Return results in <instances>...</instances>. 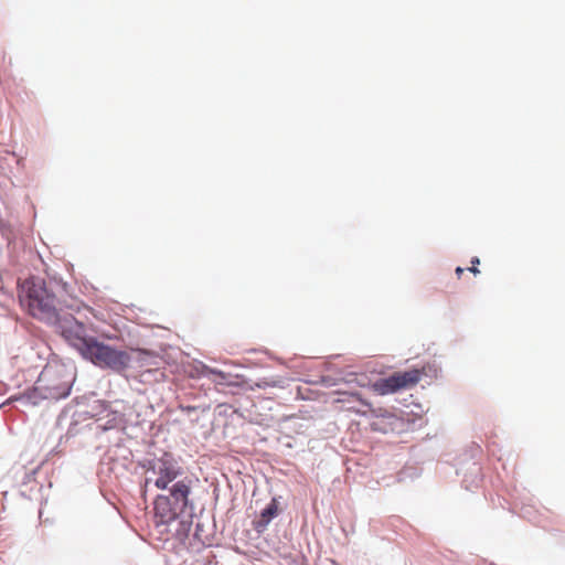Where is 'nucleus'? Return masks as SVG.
<instances>
[{
  "label": "nucleus",
  "mask_w": 565,
  "mask_h": 565,
  "mask_svg": "<svg viewBox=\"0 0 565 565\" xmlns=\"http://www.w3.org/2000/svg\"><path fill=\"white\" fill-rule=\"evenodd\" d=\"M479 263H480L479 258H478V257H473V258L471 259V265H472V266H471V267H469V268H468V270H469V271H471L473 275L479 274L480 271H479V269L477 268V265H479Z\"/></svg>",
  "instance_id": "9b49d317"
},
{
  "label": "nucleus",
  "mask_w": 565,
  "mask_h": 565,
  "mask_svg": "<svg viewBox=\"0 0 565 565\" xmlns=\"http://www.w3.org/2000/svg\"><path fill=\"white\" fill-rule=\"evenodd\" d=\"M54 331L61 334L66 342L74 347L81 354L87 350L95 339L86 323L79 321L71 312H63L52 326Z\"/></svg>",
  "instance_id": "20e7f679"
},
{
  "label": "nucleus",
  "mask_w": 565,
  "mask_h": 565,
  "mask_svg": "<svg viewBox=\"0 0 565 565\" xmlns=\"http://www.w3.org/2000/svg\"><path fill=\"white\" fill-rule=\"evenodd\" d=\"M132 352L135 354L132 359L136 360L139 366L143 367L146 372L159 371L164 364L162 356L153 352L143 350H134Z\"/></svg>",
  "instance_id": "6e6552de"
},
{
  "label": "nucleus",
  "mask_w": 565,
  "mask_h": 565,
  "mask_svg": "<svg viewBox=\"0 0 565 565\" xmlns=\"http://www.w3.org/2000/svg\"><path fill=\"white\" fill-rule=\"evenodd\" d=\"M148 471L156 476L154 486L160 490L169 489V484L179 481L184 473L183 468L171 452H163L161 457L149 461Z\"/></svg>",
  "instance_id": "423d86ee"
},
{
  "label": "nucleus",
  "mask_w": 565,
  "mask_h": 565,
  "mask_svg": "<svg viewBox=\"0 0 565 565\" xmlns=\"http://www.w3.org/2000/svg\"><path fill=\"white\" fill-rule=\"evenodd\" d=\"M462 273H463V268H461V267H457L456 268V275H457L458 278L461 277Z\"/></svg>",
  "instance_id": "4468645a"
},
{
  "label": "nucleus",
  "mask_w": 565,
  "mask_h": 565,
  "mask_svg": "<svg viewBox=\"0 0 565 565\" xmlns=\"http://www.w3.org/2000/svg\"><path fill=\"white\" fill-rule=\"evenodd\" d=\"M74 374L64 364L49 363L40 373L34 386L23 394V398L38 405L44 399L58 401L70 395Z\"/></svg>",
  "instance_id": "f257e3e1"
},
{
  "label": "nucleus",
  "mask_w": 565,
  "mask_h": 565,
  "mask_svg": "<svg viewBox=\"0 0 565 565\" xmlns=\"http://www.w3.org/2000/svg\"><path fill=\"white\" fill-rule=\"evenodd\" d=\"M65 307L75 312H79V310H81V303H78V302L66 303Z\"/></svg>",
  "instance_id": "ddd939ff"
},
{
  "label": "nucleus",
  "mask_w": 565,
  "mask_h": 565,
  "mask_svg": "<svg viewBox=\"0 0 565 565\" xmlns=\"http://www.w3.org/2000/svg\"><path fill=\"white\" fill-rule=\"evenodd\" d=\"M202 374L204 376H212L211 377L212 382H214L216 384H221L226 379V374L224 372L218 371V370H213V369H210L206 366H204Z\"/></svg>",
  "instance_id": "9d476101"
},
{
  "label": "nucleus",
  "mask_w": 565,
  "mask_h": 565,
  "mask_svg": "<svg viewBox=\"0 0 565 565\" xmlns=\"http://www.w3.org/2000/svg\"><path fill=\"white\" fill-rule=\"evenodd\" d=\"M344 396L345 397H343V398L335 399V402L337 403H342V402L351 401V399H360V396H359L358 393H350V394H345Z\"/></svg>",
  "instance_id": "f8f14e48"
},
{
  "label": "nucleus",
  "mask_w": 565,
  "mask_h": 565,
  "mask_svg": "<svg viewBox=\"0 0 565 565\" xmlns=\"http://www.w3.org/2000/svg\"><path fill=\"white\" fill-rule=\"evenodd\" d=\"M192 483L191 478L184 477L172 483L169 495L160 494L156 498L153 510L157 524H169L185 511L190 504Z\"/></svg>",
  "instance_id": "7ed1b4c3"
},
{
  "label": "nucleus",
  "mask_w": 565,
  "mask_h": 565,
  "mask_svg": "<svg viewBox=\"0 0 565 565\" xmlns=\"http://www.w3.org/2000/svg\"><path fill=\"white\" fill-rule=\"evenodd\" d=\"M422 376L423 372L417 369L395 372L385 379L379 380L374 384V388L381 395L393 394L415 386L422 380Z\"/></svg>",
  "instance_id": "0eeeda50"
},
{
  "label": "nucleus",
  "mask_w": 565,
  "mask_h": 565,
  "mask_svg": "<svg viewBox=\"0 0 565 565\" xmlns=\"http://www.w3.org/2000/svg\"><path fill=\"white\" fill-rule=\"evenodd\" d=\"M82 355L100 367H110L115 371L125 370L131 361L128 352L116 350L98 342L96 339L90 342Z\"/></svg>",
  "instance_id": "39448f33"
},
{
  "label": "nucleus",
  "mask_w": 565,
  "mask_h": 565,
  "mask_svg": "<svg viewBox=\"0 0 565 565\" xmlns=\"http://www.w3.org/2000/svg\"><path fill=\"white\" fill-rule=\"evenodd\" d=\"M278 514V501L271 499L270 503L262 511L259 519L255 522V529L263 531L269 522Z\"/></svg>",
  "instance_id": "1a4fd4ad"
},
{
  "label": "nucleus",
  "mask_w": 565,
  "mask_h": 565,
  "mask_svg": "<svg viewBox=\"0 0 565 565\" xmlns=\"http://www.w3.org/2000/svg\"><path fill=\"white\" fill-rule=\"evenodd\" d=\"M21 303L34 318L53 326L64 310L57 307V300L40 279H26L20 295Z\"/></svg>",
  "instance_id": "f03ea898"
}]
</instances>
